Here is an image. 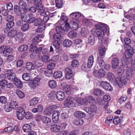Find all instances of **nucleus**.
I'll list each match as a JSON object with an SVG mask.
<instances>
[{"label": "nucleus", "mask_w": 135, "mask_h": 135, "mask_svg": "<svg viewBox=\"0 0 135 135\" xmlns=\"http://www.w3.org/2000/svg\"><path fill=\"white\" fill-rule=\"evenodd\" d=\"M96 29H93L90 31L93 35L88 38V42L91 45L94 44L95 39L94 36H97L101 44L107 45L108 43V38L104 37L108 29L107 25L101 22H97L95 25Z\"/></svg>", "instance_id": "nucleus-1"}, {"label": "nucleus", "mask_w": 135, "mask_h": 135, "mask_svg": "<svg viewBox=\"0 0 135 135\" xmlns=\"http://www.w3.org/2000/svg\"><path fill=\"white\" fill-rule=\"evenodd\" d=\"M122 63L124 66H120L118 69L117 72L118 74L121 75L123 74L126 70V76L123 75L121 76L117 77L116 79V81L118 86L119 88L123 86V84L126 85L127 83L128 80H129L133 77V71L129 66L130 64L127 63V61L121 60Z\"/></svg>", "instance_id": "nucleus-2"}, {"label": "nucleus", "mask_w": 135, "mask_h": 135, "mask_svg": "<svg viewBox=\"0 0 135 135\" xmlns=\"http://www.w3.org/2000/svg\"><path fill=\"white\" fill-rule=\"evenodd\" d=\"M56 27L55 30L58 32H61L62 33L64 31H67L70 28L69 23L67 22L64 23L59 24L58 25H56Z\"/></svg>", "instance_id": "nucleus-3"}, {"label": "nucleus", "mask_w": 135, "mask_h": 135, "mask_svg": "<svg viewBox=\"0 0 135 135\" xmlns=\"http://www.w3.org/2000/svg\"><path fill=\"white\" fill-rule=\"evenodd\" d=\"M74 100L75 99L71 96L68 97L64 100V106L68 108L76 107V104L74 102Z\"/></svg>", "instance_id": "nucleus-4"}, {"label": "nucleus", "mask_w": 135, "mask_h": 135, "mask_svg": "<svg viewBox=\"0 0 135 135\" xmlns=\"http://www.w3.org/2000/svg\"><path fill=\"white\" fill-rule=\"evenodd\" d=\"M134 52V50H133L130 46H128L125 52V56L126 60H124L127 61L128 63H130L131 62L132 60L131 58Z\"/></svg>", "instance_id": "nucleus-5"}, {"label": "nucleus", "mask_w": 135, "mask_h": 135, "mask_svg": "<svg viewBox=\"0 0 135 135\" xmlns=\"http://www.w3.org/2000/svg\"><path fill=\"white\" fill-rule=\"evenodd\" d=\"M60 86L61 88L68 95L70 94L73 91V89L72 86L68 85L65 83H62L61 85Z\"/></svg>", "instance_id": "nucleus-6"}, {"label": "nucleus", "mask_w": 135, "mask_h": 135, "mask_svg": "<svg viewBox=\"0 0 135 135\" xmlns=\"http://www.w3.org/2000/svg\"><path fill=\"white\" fill-rule=\"evenodd\" d=\"M5 76L8 80L13 82L17 78L16 77L15 73L13 72V71L10 70H8L5 71Z\"/></svg>", "instance_id": "nucleus-7"}, {"label": "nucleus", "mask_w": 135, "mask_h": 135, "mask_svg": "<svg viewBox=\"0 0 135 135\" xmlns=\"http://www.w3.org/2000/svg\"><path fill=\"white\" fill-rule=\"evenodd\" d=\"M93 75L94 76L98 78L104 77L105 74V71L102 69H100L98 70H96L95 68L94 70Z\"/></svg>", "instance_id": "nucleus-8"}, {"label": "nucleus", "mask_w": 135, "mask_h": 135, "mask_svg": "<svg viewBox=\"0 0 135 135\" xmlns=\"http://www.w3.org/2000/svg\"><path fill=\"white\" fill-rule=\"evenodd\" d=\"M41 63H39L37 61L35 62L33 64L29 62L26 64V67L27 70H34L37 67L41 66Z\"/></svg>", "instance_id": "nucleus-9"}, {"label": "nucleus", "mask_w": 135, "mask_h": 135, "mask_svg": "<svg viewBox=\"0 0 135 135\" xmlns=\"http://www.w3.org/2000/svg\"><path fill=\"white\" fill-rule=\"evenodd\" d=\"M25 111L24 109L20 107L16 111V115L17 119L19 120H22L24 117Z\"/></svg>", "instance_id": "nucleus-10"}, {"label": "nucleus", "mask_w": 135, "mask_h": 135, "mask_svg": "<svg viewBox=\"0 0 135 135\" xmlns=\"http://www.w3.org/2000/svg\"><path fill=\"white\" fill-rule=\"evenodd\" d=\"M70 24L71 25L72 28L75 30H77L79 28V21L77 18H72L70 22Z\"/></svg>", "instance_id": "nucleus-11"}, {"label": "nucleus", "mask_w": 135, "mask_h": 135, "mask_svg": "<svg viewBox=\"0 0 135 135\" xmlns=\"http://www.w3.org/2000/svg\"><path fill=\"white\" fill-rule=\"evenodd\" d=\"M40 79L38 78H35L33 81L29 84L30 88L34 89L36 87H38L40 84Z\"/></svg>", "instance_id": "nucleus-12"}, {"label": "nucleus", "mask_w": 135, "mask_h": 135, "mask_svg": "<svg viewBox=\"0 0 135 135\" xmlns=\"http://www.w3.org/2000/svg\"><path fill=\"white\" fill-rule=\"evenodd\" d=\"M70 17L72 18H79L80 19H82V20L84 18V15L81 13L78 12H73L71 13L69 15Z\"/></svg>", "instance_id": "nucleus-13"}, {"label": "nucleus", "mask_w": 135, "mask_h": 135, "mask_svg": "<svg viewBox=\"0 0 135 135\" xmlns=\"http://www.w3.org/2000/svg\"><path fill=\"white\" fill-rule=\"evenodd\" d=\"M37 9V11L40 13H41V16H43L45 14H46L47 15H49L50 14V12L48 11H46L44 12L45 10V8L43 7L42 4L41 5H39L36 7Z\"/></svg>", "instance_id": "nucleus-14"}, {"label": "nucleus", "mask_w": 135, "mask_h": 135, "mask_svg": "<svg viewBox=\"0 0 135 135\" xmlns=\"http://www.w3.org/2000/svg\"><path fill=\"white\" fill-rule=\"evenodd\" d=\"M56 97L57 99L59 101H62L65 98V93L61 91H58L56 92Z\"/></svg>", "instance_id": "nucleus-15"}, {"label": "nucleus", "mask_w": 135, "mask_h": 135, "mask_svg": "<svg viewBox=\"0 0 135 135\" xmlns=\"http://www.w3.org/2000/svg\"><path fill=\"white\" fill-rule=\"evenodd\" d=\"M19 6L25 12H26L29 9V7L23 1H19L18 3Z\"/></svg>", "instance_id": "nucleus-16"}, {"label": "nucleus", "mask_w": 135, "mask_h": 135, "mask_svg": "<svg viewBox=\"0 0 135 135\" xmlns=\"http://www.w3.org/2000/svg\"><path fill=\"white\" fill-rule=\"evenodd\" d=\"M23 34L21 32H18L16 35L15 36V40L18 41L19 43H21L23 42L24 40L23 38Z\"/></svg>", "instance_id": "nucleus-17"}, {"label": "nucleus", "mask_w": 135, "mask_h": 135, "mask_svg": "<svg viewBox=\"0 0 135 135\" xmlns=\"http://www.w3.org/2000/svg\"><path fill=\"white\" fill-rule=\"evenodd\" d=\"M75 100L77 103L78 104L83 105H87L86 98L85 99L76 97L75 98Z\"/></svg>", "instance_id": "nucleus-18"}, {"label": "nucleus", "mask_w": 135, "mask_h": 135, "mask_svg": "<svg viewBox=\"0 0 135 135\" xmlns=\"http://www.w3.org/2000/svg\"><path fill=\"white\" fill-rule=\"evenodd\" d=\"M34 43H32L30 45L29 50L31 52H35L36 53H38L42 49L41 47L37 48L35 46L33 45Z\"/></svg>", "instance_id": "nucleus-19"}, {"label": "nucleus", "mask_w": 135, "mask_h": 135, "mask_svg": "<svg viewBox=\"0 0 135 135\" xmlns=\"http://www.w3.org/2000/svg\"><path fill=\"white\" fill-rule=\"evenodd\" d=\"M85 110L87 112L90 114H94L96 113L97 111V107L95 106H92L90 108H85Z\"/></svg>", "instance_id": "nucleus-20"}, {"label": "nucleus", "mask_w": 135, "mask_h": 135, "mask_svg": "<svg viewBox=\"0 0 135 135\" xmlns=\"http://www.w3.org/2000/svg\"><path fill=\"white\" fill-rule=\"evenodd\" d=\"M13 49L7 46L5 47L4 50L3 51V55L4 57H6L9 54H11L13 52Z\"/></svg>", "instance_id": "nucleus-21"}, {"label": "nucleus", "mask_w": 135, "mask_h": 135, "mask_svg": "<svg viewBox=\"0 0 135 135\" xmlns=\"http://www.w3.org/2000/svg\"><path fill=\"white\" fill-rule=\"evenodd\" d=\"M42 119L43 122L46 125L47 127H49L52 124V121L50 118L44 116Z\"/></svg>", "instance_id": "nucleus-22"}, {"label": "nucleus", "mask_w": 135, "mask_h": 135, "mask_svg": "<svg viewBox=\"0 0 135 135\" xmlns=\"http://www.w3.org/2000/svg\"><path fill=\"white\" fill-rule=\"evenodd\" d=\"M65 77L67 79H69L73 76V72L69 68H66L65 69Z\"/></svg>", "instance_id": "nucleus-23"}, {"label": "nucleus", "mask_w": 135, "mask_h": 135, "mask_svg": "<svg viewBox=\"0 0 135 135\" xmlns=\"http://www.w3.org/2000/svg\"><path fill=\"white\" fill-rule=\"evenodd\" d=\"M106 49L105 47L103 45L100 46L98 49V52L100 56H104L105 53Z\"/></svg>", "instance_id": "nucleus-24"}, {"label": "nucleus", "mask_w": 135, "mask_h": 135, "mask_svg": "<svg viewBox=\"0 0 135 135\" xmlns=\"http://www.w3.org/2000/svg\"><path fill=\"white\" fill-rule=\"evenodd\" d=\"M59 113L58 111H54L52 116L53 121L55 123L57 122L59 120Z\"/></svg>", "instance_id": "nucleus-25"}, {"label": "nucleus", "mask_w": 135, "mask_h": 135, "mask_svg": "<svg viewBox=\"0 0 135 135\" xmlns=\"http://www.w3.org/2000/svg\"><path fill=\"white\" fill-rule=\"evenodd\" d=\"M56 31V33H55L53 35V38L54 40L60 41L62 40V37L61 34V32H58Z\"/></svg>", "instance_id": "nucleus-26"}, {"label": "nucleus", "mask_w": 135, "mask_h": 135, "mask_svg": "<svg viewBox=\"0 0 135 135\" xmlns=\"http://www.w3.org/2000/svg\"><path fill=\"white\" fill-rule=\"evenodd\" d=\"M112 67L113 68H117L119 64V61L117 58L115 57L112 61Z\"/></svg>", "instance_id": "nucleus-27"}, {"label": "nucleus", "mask_w": 135, "mask_h": 135, "mask_svg": "<svg viewBox=\"0 0 135 135\" xmlns=\"http://www.w3.org/2000/svg\"><path fill=\"white\" fill-rule=\"evenodd\" d=\"M104 84H106V83L105 81H103L101 82V86L105 90L108 91H111L112 90V88L109 83L107 85L105 86H104Z\"/></svg>", "instance_id": "nucleus-28"}, {"label": "nucleus", "mask_w": 135, "mask_h": 135, "mask_svg": "<svg viewBox=\"0 0 135 135\" xmlns=\"http://www.w3.org/2000/svg\"><path fill=\"white\" fill-rule=\"evenodd\" d=\"M68 18L65 16L63 15V13L62 14L61 17V20L59 21L56 24V25H58L59 24L61 23H65L67 22Z\"/></svg>", "instance_id": "nucleus-29"}, {"label": "nucleus", "mask_w": 135, "mask_h": 135, "mask_svg": "<svg viewBox=\"0 0 135 135\" xmlns=\"http://www.w3.org/2000/svg\"><path fill=\"white\" fill-rule=\"evenodd\" d=\"M94 62V57L91 55L88 58L87 63V67L89 68H91Z\"/></svg>", "instance_id": "nucleus-30"}, {"label": "nucleus", "mask_w": 135, "mask_h": 135, "mask_svg": "<svg viewBox=\"0 0 135 135\" xmlns=\"http://www.w3.org/2000/svg\"><path fill=\"white\" fill-rule=\"evenodd\" d=\"M85 98L87 105L88 103L91 105H94L96 103L95 99L92 96H89Z\"/></svg>", "instance_id": "nucleus-31"}, {"label": "nucleus", "mask_w": 135, "mask_h": 135, "mask_svg": "<svg viewBox=\"0 0 135 135\" xmlns=\"http://www.w3.org/2000/svg\"><path fill=\"white\" fill-rule=\"evenodd\" d=\"M94 21L92 20H88L84 18L82 20V22L84 25L86 26H90L93 25Z\"/></svg>", "instance_id": "nucleus-32"}, {"label": "nucleus", "mask_w": 135, "mask_h": 135, "mask_svg": "<svg viewBox=\"0 0 135 135\" xmlns=\"http://www.w3.org/2000/svg\"><path fill=\"white\" fill-rule=\"evenodd\" d=\"M50 129L52 132H57L60 131V126L57 124L51 126Z\"/></svg>", "instance_id": "nucleus-33"}, {"label": "nucleus", "mask_w": 135, "mask_h": 135, "mask_svg": "<svg viewBox=\"0 0 135 135\" xmlns=\"http://www.w3.org/2000/svg\"><path fill=\"white\" fill-rule=\"evenodd\" d=\"M22 129L24 132L28 133L31 131V128L30 125L29 124H25L22 126Z\"/></svg>", "instance_id": "nucleus-34"}, {"label": "nucleus", "mask_w": 135, "mask_h": 135, "mask_svg": "<svg viewBox=\"0 0 135 135\" xmlns=\"http://www.w3.org/2000/svg\"><path fill=\"white\" fill-rule=\"evenodd\" d=\"M62 75V73L60 71L55 72L53 74V78L55 79L60 78Z\"/></svg>", "instance_id": "nucleus-35"}, {"label": "nucleus", "mask_w": 135, "mask_h": 135, "mask_svg": "<svg viewBox=\"0 0 135 135\" xmlns=\"http://www.w3.org/2000/svg\"><path fill=\"white\" fill-rule=\"evenodd\" d=\"M13 83L18 88H21L22 86L21 82L17 78L13 81Z\"/></svg>", "instance_id": "nucleus-36"}, {"label": "nucleus", "mask_w": 135, "mask_h": 135, "mask_svg": "<svg viewBox=\"0 0 135 135\" xmlns=\"http://www.w3.org/2000/svg\"><path fill=\"white\" fill-rule=\"evenodd\" d=\"M93 95L98 96H101L104 94L103 91L100 89H95L93 92Z\"/></svg>", "instance_id": "nucleus-37"}, {"label": "nucleus", "mask_w": 135, "mask_h": 135, "mask_svg": "<svg viewBox=\"0 0 135 135\" xmlns=\"http://www.w3.org/2000/svg\"><path fill=\"white\" fill-rule=\"evenodd\" d=\"M72 44V41L68 39L64 40L63 42V45L65 47H69Z\"/></svg>", "instance_id": "nucleus-38"}, {"label": "nucleus", "mask_w": 135, "mask_h": 135, "mask_svg": "<svg viewBox=\"0 0 135 135\" xmlns=\"http://www.w3.org/2000/svg\"><path fill=\"white\" fill-rule=\"evenodd\" d=\"M48 85L49 87L50 88L54 89L56 87L57 83L55 80H51L49 82Z\"/></svg>", "instance_id": "nucleus-39"}, {"label": "nucleus", "mask_w": 135, "mask_h": 135, "mask_svg": "<svg viewBox=\"0 0 135 135\" xmlns=\"http://www.w3.org/2000/svg\"><path fill=\"white\" fill-rule=\"evenodd\" d=\"M106 76L107 79L109 81H112L115 79V76L111 72H108Z\"/></svg>", "instance_id": "nucleus-40"}, {"label": "nucleus", "mask_w": 135, "mask_h": 135, "mask_svg": "<svg viewBox=\"0 0 135 135\" xmlns=\"http://www.w3.org/2000/svg\"><path fill=\"white\" fill-rule=\"evenodd\" d=\"M39 99L38 97H35L32 98L30 101V104L31 106L35 105L38 102Z\"/></svg>", "instance_id": "nucleus-41"}, {"label": "nucleus", "mask_w": 135, "mask_h": 135, "mask_svg": "<svg viewBox=\"0 0 135 135\" xmlns=\"http://www.w3.org/2000/svg\"><path fill=\"white\" fill-rule=\"evenodd\" d=\"M75 117H78L84 118L85 117V114L80 111H77L75 112L74 114Z\"/></svg>", "instance_id": "nucleus-42"}, {"label": "nucleus", "mask_w": 135, "mask_h": 135, "mask_svg": "<svg viewBox=\"0 0 135 135\" xmlns=\"http://www.w3.org/2000/svg\"><path fill=\"white\" fill-rule=\"evenodd\" d=\"M24 117L26 119L29 120L32 119L34 117L33 115L29 112H27L25 114Z\"/></svg>", "instance_id": "nucleus-43"}, {"label": "nucleus", "mask_w": 135, "mask_h": 135, "mask_svg": "<svg viewBox=\"0 0 135 135\" xmlns=\"http://www.w3.org/2000/svg\"><path fill=\"white\" fill-rule=\"evenodd\" d=\"M20 7L18 6H15L14 7V11L17 15H20L22 13V10Z\"/></svg>", "instance_id": "nucleus-44"}, {"label": "nucleus", "mask_w": 135, "mask_h": 135, "mask_svg": "<svg viewBox=\"0 0 135 135\" xmlns=\"http://www.w3.org/2000/svg\"><path fill=\"white\" fill-rule=\"evenodd\" d=\"M8 103L13 108V109H16L18 107V103L16 101L12 100L10 102Z\"/></svg>", "instance_id": "nucleus-45"}, {"label": "nucleus", "mask_w": 135, "mask_h": 135, "mask_svg": "<svg viewBox=\"0 0 135 135\" xmlns=\"http://www.w3.org/2000/svg\"><path fill=\"white\" fill-rule=\"evenodd\" d=\"M44 37V36L42 34H41L36 36L34 38L32 39V41H35L36 42L38 43L41 41V39L43 38Z\"/></svg>", "instance_id": "nucleus-46"}, {"label": "nucleus", "mask_w": 135, "mask_h": 135, "mask_svg": "<svg viewBox=\"0 0 135 135\" xmlns=\"http://www.w3.org/2000/svg\"><path fill=\"white\" fill-rule=\"evenodd\" d=\"M45 28V25L43 23L42 25L38 26V27L36 29V31L37 32H41L44 30Z\"/></svg>", "instance_id": "nucleus-47"}, {"label": "nucleus", "mask_w": 135, "mask_h": 135, "mask_svg": "<svg viewBox=\"0 0 135 135\" xmlns=\"http://www.w3.org/2000/svg\"><path fill=\"white\" fill-rule=\"evenodd\" d=\"M16 93L18 97L20 99H22L25 97L24 93L18 89L16 90Z\"/></svg>", "instance_id": "nucleus-48"}, {"label": "nucleus", "mask_w": 135, "mask_h": 135, "mask_svg": "<svg viewBox=\"0 0 135 135\" xmlns=\"http://www.w3.org/2000/svg\"><path fill=\"white\" fill-rule=\"evenodd\" d=\"M42 60L43 62L45 63H49L51 60L49 56L47 55H43Z\"/></svg>", "instance_id": "nucleus-49"}, {"label": "nucleus", "mask_w": 135, "mask_h": 135, "mask_svg": "<svg viewBox=\"0 0 135 135\" xmlns=\"http://www.w3.org/2000/svg\"><path fill=\"white\" fill-rule=\"evenodd\" d=\"M84 123L83 120L81 119H76L73 121V123L78 126H80L83 124Z\"/></svg>", "instance_id": "nucleus-50"}, {"label": "nucleus", "mask_w": 135, "mask_h": 135, "mask_svg": "<svg viewBox=\"0 0 135 135\" xmlns=\"http://www.w3.org/2000/svg\"><path fill=\"white\" fill-rule=\"evenodd\" d=\"M97 62L100 67L102 68H103V66L105 64V63L102 58L100 57H98Z\"/></svg>", "instance_id": "nucleus-51"}, {"label": "nucleus", "mask_w": 135, "mask_h": 135, "mask_svg": "<svg viewBox=\"0 0 135 135\" xmlns=\"http://www.w3.org/2000/svg\"><path fill=\"white\" fill-rule=\"evenodd\" d=\"M17 31L16 30H12L11 32H9L8 34V36L10 38H12L15 36L17 34Z\"/></svg>", "instance_id": "nucleus-52"}, {"label": "nucleus", "mask_w": 135, "mask_h": 135, "mask_svg": "<svg viewBox=\"0 0 135 135\" xmlns=\"http://www.w3.org/2000/svg\"><path fill=\"white\" fill-rule=\"evenodd\" d=\"M88 33L89 31L86 28H83L82 29L81 34L82 36L86 37L88 35Z\"/></svg>", "instance_id": "nucleus-53"}, {"label": "nucleus", "mask_w": 135, "mask_h": 135, "mask_svg": "<svg viewBox=\"0 0 135 135\" xmlns=\"http://www.w3.org/2000/svg\"><path fill=\"white\" fill-rule=\"evenodd\" d=\"M77 35L76 32L74 31H70L68 34V37L71 38H73L76 37Z\"/></svg>", "instance_id": "nucleus-54"}, {"label": "nucleus", "mask_w": 135, "mask_h": 135, "mask_svg": "<svg viewBox=\"0 0 135 135\" xmlns=\"http://www.w3.org/2000/svg\"><path fill=\"white\" fill-rule=\"evenodd\" d=\"M56 5L58 8H60L62 7L63 2L62 0H55Z\"/></svg>", "instance_id": "nucleus-55"}, {"label": "nucleus", "mask_w": 135, "mask_h": 135, "mask_svg": "<svg viewBox=\"0 0 135 135\" xmlns=\"http://www.w3.org/2000/svg\"><path fill=\"white\" fill-rule=\"evenodd\" d=\"M2 75H0V84L1 86L4 87L5 86L7 82L6 80L4 79V78H2Z\"/></svg>", "instance_id": "nucleus-56"}, {"label": "nucleus", "mask_w": 135, "mask_h": 135, "mask_svg": "<svg viewBox=\"0 0 135 135\" xmlns=\"http://www.w3.org/2000/svg\"><path fill=\"white\" fill-rule=\"evenodd\" d=\"M23 79L25 81H28L30 78V74L28 73L24 74L22 76Z\"/></svg>", "instance_id": "nucleus-57"}, {"label": "nucleus", "mask_w": 135, "mask_h": 135, "mask_svg": "<svg viewBox=\"0 0 135 135\" xmlns=\"http://www.w3.org/2000/svg\"><path fill=\"white\" fill-rule=\"evenodd\" d=\"M30 25L26 23L23 25L21 27V30L23 32H25L29 28Z\"/></svg>", "instance_id": "nucleus-58"}, {"label": "nucleus", "mask_w": 135, "mask_h": 135, "mask_svg": "<svg viewBox=\"0 0 135 135\" xmlns=\"http://www.w3.org/2000/svg\"><path fill=\"white\" fill-rule=\"evenodd\" d=\"M28 47V46L26 45H21L18 48V50L20 51H25L27 49Z\"/></svg>", "instance_id": "nucleus-59"}, {"label": "nucleus", "mask_w": 135, "mask_h": 135, "mask_svg": "<svg viewBox=\"0 0 135 135\" xmlns=\"http://www.w3.org/2000/svg\"><path fill=\"white\" fill-rule=\"evenodd\" d=\"M127 98V97L126 95H122L119 99V102L121 104L124 103Z\"/></svg>", "instance_id": "nucleus-60"}, {"label": "nucleus", "mask_w": 135, "mask_h": 135, "mask_svg": "<svg viewBox=\"0 0 135 135\" xmlns=\"http://www.w3.org/2000/svg\"><path fill=\"white\" fill-rule=\"evenodd\" d=\"M4 109L7 112H10L12 109H13L8 103L5 105L4 107Z\"/></svg>", "instance_id": "nucleus-61"}, {"label": "nucleus", "mask_w": 135, "mask_h": 135, "mask_svg": "<svg viewBox=\"0 0 135 135\" xmlns=\"http://www.w3.org/2000/svg\"><path fill=\"white\" fill-rule=\"evenodd\" d=\"M40 17V18H37L36 20V23L35 24V26H37L40 25H42V24H41L42 22V18H41V16Z\"/></svg>", "instance_id": "nucleus-62"}, {"label": "nucleus", "mask_w": 135, "mask_h": 135, "mask_svg": "<svg viewBox=\"0 0 135 135\" xmlns=\"http://www.w3.org/2000/svg\"><path fill=\"white\" fill-rule=\"evenodd\" d=\"M58 41L54 40L53 43V45L57 49H59L60 47V44Z\"/></svg>", "instance_id": "nucleus-63"}, {"label": "nucleus", "mask_w": 135, "mask_h": 135, "mask_svg": "<svg viewBox=\"0 0 135 135\" xmlns=\"http://www.w3.org/2000/svg\"><path fill=\"white\" fill-rule=\"evenodd\" d=\"M103 98L104 102H108L110 100V97L109 95L107 94H106L103 96Z\"/></svg>", "instance_id": "nucleus-64"}]
</instances>
